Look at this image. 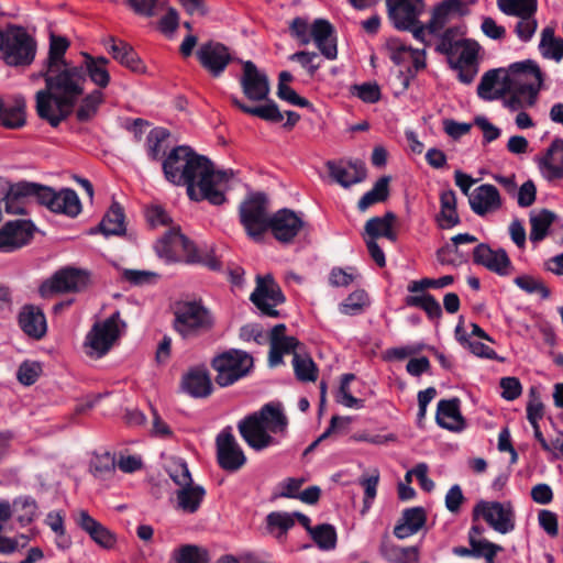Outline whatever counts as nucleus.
<instances>
[{
    "label": "nucleus",
    "mask_w": 563,
    "mask_h": 563,
    "mask_svg": "<svg viewBox=\"0 0 563 563\" xmlns=\"http://www.w3.org/2000/svg\"><path fill=\"white\" fill-rule=\"evenodd\" d=\"M32 234V224L29 221L8 222L0 230V251L10 252L25 245Z\"/></svg>",
    "instance_id": "25"
},
{
    "label": "nucleus",
    "mask_w": 563,
    "mask_h": 563,
    "mask_svg": "<svg viewBox=\"0 0 563 563\" xmlns=\"http://www.w3.org/2000/svg\"><path fill=\"white\" fill-rule=\"evenodd\" d=\"M25 100L23 97H15L4 101L0 98V125L7 129H20L26 122Z\"/></svg>",
    "instance_id": "30"
},
{
    "label": "nucleus",
    "mask_w": 563,
    "mask_h": 563,
    "mask_svg": "<svg viewBox=\"0 0 563 563\" xmlns=\"http://www.w3.org/2000/svg\"><path fill=\"white\" fill-rule=\"evenodd\" d=\"M254 365L251 354L245 351L231 349L211 361V366L217 373L216 383L220 387H228L247 376Z\"/></svg>",
    "instance_id": "7"
},
{
    "label": "nucleus",
    "mask_w": 563,
    "mask_h": 563,
    "mask_svg": "<svg viewBox=\"0 0 563 563\" xmlns=\"http://www.w3.org/2000/svg\"><path fill=\"white\" fill-rule=\"evenodd\" d=\"M196 246L179 229L173 228L165 233L155 244V251L166 262H185L194 253Z\"/></svg>",
    "instance_id": "16"
},
{
    "label": "nucleus",
    "mask_w": 563,
    "mask_h": 563,
    "mask_svg": "<svg viewBox=\"0 0 563 563\" xmlns=\"http://www.w3.org/2000/svg\"><path fill=\"white\" fill-rule=\"evenodd\" d=\"M539 167L548 180L563 177V140L555 139L552 142L545 156L540 158Z\"/></svg>",
    "instance_id": "34"
},
{
    "label": "nucleus",
    "mask_w": 563,
    "mask_h": 563,
    "mask_svg": "<svg viewBox=\"0 0 563 563\" xmlns=\"http://www.w3.org/2000/svg\"><path fill=\"white\" fill-rule=\"evenodd\" d=\"M388 18L398 30H410L424 11L423 0H386Z\"/></svg>",
    "instance_id": "19"
},
{
    "label": "nucleus",
    "mask_w": 563,
    "mask_h": 563,
    "mask_svg": "<svg viewBox=\"0 0 563 563\" xmlns=\"http://www.w3.org/2000/svg\"><path fill=\"white\" fill-rule=\"evenodd\" d=\"M499 10L517 18L536 15L538 9L537 0H498Z\"/></svg>",
    "instance_id": "48"
},
{
    "label": "nucleus",
    "mask_w": 563,
    "mask_h": 563,
    "mask_svg": "<svg viewBox=\"0 0 563 563\" xmlns=\"http://www.w3.org/2000/svg\"><path fill=\"white\" fill-rule=\"evenodd\" d=\"M103 102V93L100 90H93L82 98L79 108L76 111V118L80 122H87L92 119L99 106Z\"/></svg>",
    "instance_id": "52"
},
{
    "label": "nucleus",
    "mask_w": 563,
    "mask_h": 563,
    "mask_svg": "<svg viewBox=\"0 0 563 563\" xmlns=\"http://www.w3.org/2000/svg\"><path fill=\"white\" fill-rule=\"evenodd\" d=\"M169 132L165 129L157 128L152 130L147 135L148 156L153 161H158L166 152L164 143L167 141Z\"/></svg>",
    "instance_id": "55"
},
{
    "label": "nucleus",
    "mask_w": 563,
    "mask_h": 563,
    "mask_svg": "<svg viewBox=\"0 0 563 563\" xmlns=\"http://www.w3.org/2000/svg\"><path fill=\"white\" fill-rule=\"evenodd\" d=\"M379 483V471L374 468L369 476H362L360 484L364 488V510L369 509L377 494Z\"/></svg>",
    "instance_id": "62"
},
{
    "label": "nucleus",
    "mask_w": 563,
    "mask_h": 563,
    "mask_svg": "<svg viewBox=\"0 0 563 563\" xmlns=\"http://www.w3.org/2000/svg\"><path fill=\"white\" fill-rule=\"evenodd\" d=\"M104 45L113 59L119 62L122 66L135 73H142L144 70L145 67L139 55L126 42L117 41L114 37H109Z\"/></svg>",
    "instance_id": "33"
},
{
    "label": "nucleus",
    "mask_w": 563,
    "mask_h": 563,
    "mask_svg": "<svg viewBox=\"0 0 563 563\" xmlns=\"http://www.w3.org/2000/svg\"><path fill=\"white\" fill-rule=\"evenodd\" d=\"M124 211L119 202H113L99 224L104 235H121L125 232Z\"/></svg>",
    "instance_id": "40"
},
{
    "label": "nucleus",
    "mask_w": 563,
    "mask_h": 563,
    "mask_svg": "<svg viewBox=\"0 0 563 563\" xmlns=\"http://www.w3.org/2000/svg\"><path fill=\"white\" fill-rule=\"evenodd\" d=\"M468 13L470 8L463 0H443L433 9L431 19L427 24L428 32L437 34L452 20Z\"/></svg>",
    "instance_id": "23"
},
{
    "label": "nucleus",
    "mask_w": 563,
    "mask_h": 563,
    "mask_svg": "<svg viewBox=\"0 0 563 563\" xmlns=\"http://www.w3.org/2000/svg\"><path fill=\"white\" fill-rule=\"evenodd\" d=\"M474 551V556H483L487 563H494L495 556L503 548L498 544L489 542L486 539L473 540L470 542Z\"/></svg>",
    "instance_id": "63"
},
{
    "label": "nucleus",
    "mask_w": 563,
    "mask_h": 563,
    "mask_svg": "<svg viewBox=\"0 0 563 563\" xmlns=\"http://www.w3.org/2000/svg\"><path fill=\"white\" fill-rule=\"evenodd\" d=\"M87 285L88 276L86 273L75 268H65L43 283L40 292L43 297H49L57 292H77L85 289Z\"/></svg>",
    "instance_id": "17"
},
{
    "label": "nucleus",
    "mask_w": 563,
    "mask_h": 563,
    "mask_svg": "<svg viewBox=\"0 0 563 563\" xmlns=\"http://www.w3.org/2000/svg\"><path fill=\"white\" fill-rule=\"evenodd\" d=\"M305 225L303 220L290 209H280L272 216L269 230L282 243H290Z\"/></svg>",
    "instance_id": "22"
},
{
    "label": "nucleus",
    "mask_w": 563,
    "mask_h": 563,
    "mask_svg": "<svg viewBox=\"0 0 563 563\" xmlns=\"http://www.w3.org/2000/svg\"><path fill=\"white\" fill-rule=\"evenodd\" d=\"M539 49L545 58L556 62L563 58V40L555 36L554 27L545 26L542 30Z\"/></svg>",
    "instance_id": "41"
},
{
    "label": "nucleus",
    "mask_w": 563,
    "mask_h": 563,
    "mask_svg": "<svg viewBox=\"0 0 563 563\" xmlns=\"http://www.w3.org/2000/svg\"><path fill=\"white\" fill-rule=\"evenodd\" d=\"M292 366L296 378L299 382H316L318 378V367L308 354L294 352Z\"/></svg>",
    "instance_id": "47"
},
{
    "label": "nucleus",
    "mask_w": 563,
    "mask_h": 563,
    "mask_svg": "<svg viewBox=\"0 0 563 563\" xmlns=\"http://www.w3.org/2000/svg\"><path fill=\"white\" fill-rule=\"evenodd\" d=\"M464 27L463 26H452L448 27L439 37V42L437 44V51L441 54H451L452 49L457 47L459 44L463 43L465 38Z\"/></svg>",
    "instance_id": "53"
},
{
    "label": "nucleus",
    "mask_w": 563,
    "mask_h": 563,
    "mask_svg": "<svg viewBox=\"0 0 563 563\" xmlns=\"http://www.w3.org/2000/svg\"><path fill=\"white\" fill-rule=\"evenodd\" d=\"M167 473L173 482L180 488L192 484L189 468L180 459H175L169 462Z\"/></svg>",
    "instance_id": "58"
},
{
    "label": "nucleus",
    "mask_w": 563,
    "mask_h": 563,
    "mask_svg": "<svg viewBox=\"0 0 563 563\" xmlns=\"http://www.w3.org/2000/svg\"><path fill=\"white\" fill-rule=\"evenodd\" d=\"M162 167L169 183L187 187L191 200H207L214 206L225 202L232 173L216 170L209 158L197 154L190 146L174 147L163 161Z\"/></svg>",
    "instance_id": "1"
},
{
    "label": "nucleus",
    "mask_w": 563,
    "mask_h": 563,
    "mask_svg": "<svg viewBox=\"0 0 563 563\" xmlns=\"http://www.w3.org/2000/svg\"><path fill=\"white\" fill-rule=\"evenodd\" d=\"M367 295L364 290L353 291L340 305V311L346 316H353L361 312L366 305Z\"/></svg>",
    "instance_id": "61"
},
{
    "label": "nucleus",
    "mask_w": 563,
    "mask_h": 563,
    "mask_svg": "<svg viewBox=\"0 0 563 563\" xmlns=\"http://www.w3.org/2000/svg\"><path fill=\"white\" fill-rule=\"evenodd\" d=\"M386 49L388 51L390 59L395 64L401 65L408 62V56H410L412 47L406 45L398 37H391L386 42Z\"/></svg>",
    "instance_id": "59"
},
{
    "label": "nucleus",
    "mask_w": 563,
    "mask_h": 563,
    "mask_svg": "<svg viewBox=\"0 0 563 563\" xmlns=\"http://www.w3.org/2000/svg\"><path fill=\"white\" fill-rule=\"evenodd\" d=\"M37 184L21 181L10 186L5 197V211L11 214H24V200L34 198L37 200Z\"/></svg>",
    "instance_id": "29"
},
{
    "label": "nucleus",
    "mask_w": 563,
    "mask_h": 563,
    "mask_svg": "<svg viewBox=\"0 0 563 563\" xmlns=\"http://www.w3.org/2000/svg\"><path fill=\"white\" fill-rule=\"evenodd\" d=\"M183 389L195 398L208 397L212 391V383L205 366L190 368L181 379Z\"/></svg>",
    "instance_id": "28"
},
{
    "label": "nucleus",
    "mask_w": 563,
    "mask_h": 563,
    "mask_svg": "<svg viewBox=\"0 0 563 563\" xmlns=\"http://www.w3.org/2000/svg\"><path fill=\"white\" fill-rule=\"evenodd\" d=\"M453 245L446 246L438 251V260L442 264L457 265L462 262L459 256V245L464 243H475L477 238L470 233H460L451 239Z\"/></svg>",
    "instance_id": "45"
},
{
    "label": "nucleus",
    "mask_w": 563,
    "mask_h": 563,
    "mask_svg": "<svg viewBox=\"0 0 563 563\" xmlns=\"http://www.w3.org/2000/svg\"><path fill=\"white\" fill-rule=\"evenodd\" d=\"M240 221L247 235L260 240L269 229L272 217L268 216L267 198L264 194L251 195L240 206Z\"/></svg>",
    "instance_id": "9"
},
{
    "label": "nucleus",
    "mask_w": 563,
    "mask_h": 563,
    "mask_svg": "<svg viewBox=\"0 0 563 563\" xmlns=\"http://www.w3.org/2000/svg\"><path fill=\"white\" fill-rule=\"evenodd\" d=\"M471 209L477 216L484 217L500 209L501 198L498 189L489 184L478 186L468 197Z\"/></svg>",
    "instance_id": "26"
},
{
    "label": "nucleus",
    "mask_w": 563,
    "mask_h": 563,
    "mask_svg": "<svg viewBox=\"0 0 563 563\" xmlns=\"http://www.w3.org/2000/svg\"><path fill=\"white\" fill-rule=\"evenodd\" d=\"M478 44L467 38L446 54L451 68L457 71L459 80L465 85L472 84L478 73Z\"/></svg>",
    "instance_id": "13"
},
{
    "label": "nucleus",
    "mask_w": 563,
    "mask_h": 563,
    "mask_svg": "<svg viewBox=\"0 0 563 563\" xmlns=\"http://www.w3.org/2000/svg\"><path fill=\"white\" fill-rule=\"evenodd\" d=\"M250 300L262 314L277 318L279 312L276 307L285 302V296L271 274L257 275L256 287L251 294Z\"/></svg>",
    "instance_id": "12"
},
{
    "label": "nucleus",
    "mask_w": 563,
    "mask_h": 563,
    "mask_svg": "<svg viewBox=\"0 0 563 563\" xmlns=\"http://www.w3.org/2000/svg\"><path fill=\"white\" fill-rule=\"evenodd\" d=\"M435 420L438 424L451 431H461L465 427L464 418L460 410V400L442 399L438 404Z\"/></svg>",
    "instance_id": "31"
},
{
    "label": "nucleus",
    "mask_w": 563,
    "mask_h": 563,
    "mask_svg": "<svg viewBox=\"0 0 563 563\" xmlns=\"http://www.w3.org/2000/svg\"><path fill=\"white\" fill-rule=\"evenodd\" d=\"M21 329L29 336L41 339L45 335L47 327L44 313L36 307L26 306L19 314Z\"/></svg>",
    "instance_id": "36"
},
{
    "label": "nucleus",
    "mask_w": 563,
    "mask_h": 563,
    "mask_svg": "<svg viewBox=\"0 0 563 563\" xmlns=\"http://www.w3.org/2000/svg\"><path fill=\"white\" fill-rule=\"evenodd\" d=\"M76 525L86 532L89 538L103 550H113L118 543L117 534L100 521L90 516L85 509H79L73 515Z\"/></svg>",
    "instance_id": "20"
},
{
    "label": "nucleus",
    "mask_w": 563,
    "mask_h": 563,
    "mask_svg": "<svg viewBox=\"0 0 563 563\" xmlns=\"http://www.w3.org/2000/svg\"><path fill=\"white\" fill-rule=\"evenodd\" d=\"M172 558L176 563H209L207 551L194 544L181 545Z\"/></svg>",
    "instance_id": "51"
},
{
    "label": "nucleus",
    "mask_w": 563,
    "mask_h": 563,
    "mask_svg": "<svg viewBox=\"0 0 563 563\" xmlns=\"http://www.w3.org/2000/svg\"><path fill=\"white\" fill-rule=\"evenodd\" d=\"M174 314V329L185 340L198 338L214 327L212 313L201 302H180Z\"/></svg>",
    "instance_id": "6"
},
{
    "label": "nucleus",
    "mask_w": 563,
    "mask_h": 563,
    "mask_svg": "<svg viewBox=\"0 0 563 563\" xmlns=\"http://www.w3.org/2000/svg\"><path fill=\"white\" fill-rule=\"evenodd\" d=\"M177 507L184 512L195 514L206 495V490L199 485H188L177 490Z\"/></svg>",
    "instance_id": "39"
},
{
    "label": "nucleus",
    "mask_w": 563,
    "mask_h": 563,
    "mask_svg": "<svg viewBox=\"0 0 563 563\" xmlns=\"http://www.w3.org/2000/svg\"><path fill=\"white\" fill-rule=\"evenodd\" d=\"M427 522V511L423 507L405 509L401 518L394 528V534L398 539H406L419 532Z\"/></svg>",
    "instance_id": "32"
},
{
    "label": "nucleus",
    "mask_w": 563,
    "mask_h": 563,
    "mask_svg": "<svg viewBox=\"0 0 563 563\" xmlns=\"http://www.w3.org/2000/svg\"><path fill=\"white\" fill-rule=\"evenodd\" d=\"M555 218V213L548 209H542L537 213L532 212L530 214V241L533 243L542 241L548 235L549 229Z\"/></svg>",
    "instance_id": "42"
},
{
    "label": "nucleus",
    "mask_w": 563,
    "mask_h": 563,
    "mask_svg": "<svg viewBox=\"0 0 563 563\" xmlns=\"http://www.w3.org/2000/svg\"><path fill=\"white\" fill-rule=\"evenodd\" d=\"M217 462L229 473L241 470L246 464V455L232 433V428H224L216 438Z\"/></svg>",
    "instance_id": "14"
},
{
    "label": "nucleus",
    "mask_w": 563,
    "mask_h": 563,
    "mask_svg": "<svg viewBox=\"0 0 563 563\" xmlns=\"http://www.w3.org/2000/svg\"><path fill=\"white\" fill-rule=\"evenodd\" d=\"M515 284L527 294H539L543 299L550 296L549 288L540 279L530 275L516 277Z\"/></svg>",
    "instance_id": "60"
},
{
    "label": "nucleus",
    "mask_w": 563,
    "mask_h": 563,
    "mask_svg": "<svg viewBox=\"0 0 563 563\" xmlns=\"http://www.w3.org/2000/svg\"><path fill=\"white\" fill-rule=\"evenodd\" d=\"M473 262L499 276H507L512 271L507 252L504 249L493 250L486 243H481L473 250Z\"/></svg>",
    "instance_id": "21"
},
{
    "label": "nucleus",
    "mask_w": 563,
    "mask_h": 563,
    "mask_svg": "<svg viewBox=\"0 0 563 563\" xmlns=\"http://www.w3.org/2000/svg\"><path fill=\"white\" fill-rule=\"evenodd\" d=\"M505 74H510V68L508 70L492 69L486 71L477 86V95L484 100L501 98L506 93V88H504Z\"/></svg>",
    "instance_id": "35"
},
{
    "label": "nucleus",
    "mask_w": 563,
    "mask_h": 563,
    "mask_svg": "<svg viewBox=\"0 0 563 563\" xmlns=\"http://www.w3.org/2000/svg\"><path fill=\"white\" fill-rule=\"evenodd\" d=\"M196 56L200 65L212 77H220L233 59L229 47L216 41L202 43L197 49Z\"/></svg>",
    "instance_id": "18"
},
{
    "label": "nucleus",
    "mask_w": 563,
    "mask_h": 563,
    "mask_svg": "<svg viewBox=\"0 0 563 563\" xmlns=\"http://www.w3.org/2000/svg\"><path fill=\"white\" fill-rule=\"evenodd\" d=\"M478 518L501 534L515 529V511L510 503L481 500L473 508V521Z\"/></svg>",
    "instance_id": "11"
},
{
    "label": "nucleus",
    "mask_w": 563,
    "mask_h": 563,
    "mask_svg": "<svg viewBox=\"0 0 563 563\" xmlns=\"http://www.w3.org/2000/svg\"><path fill=\"white\" fill-rule=\"evenodd\" d=\"M330 176L342 187L349 188L366 178V167L362 161H340L327 163Z\"/></svg>",
    "instance_id": "24"
},
{
    "label": "nucleus",
    "mask_w": 563,
    "mask_h": 563,
    "mask_svg": "<svg viewBox=\"0 0 563 563\" xmlns=\"http://www.w3.org/2000/svg\"><path fill=\"white\" fill-rule=\"evenodd\" d=\"M13 510L22 526L31 523L37 514V504L32 497H19L13 500Z\"/></svg>",
    "instance_id": "54"
},
{
    "label": "nucleus",
    "mask_w": 563,
    "mask_h": 563,
    "mask_svg": "<svg viewBox=\"0 0 563 563\" xmlns=\"http://www.w3.org/2000/svg\"><path fill=\"white\" fill-rule=\"evenodd\" d=\"M240 85L244 96L253 102L266 101L258 107H250L242 102L238 97L231 96V103L246 114H251L262 120L279 123L284 115L275 101L268 99L271 91L269 80L265 73L261 71L256 65L246 60L243 62V71L240 78Z\"/></svg>",
    "instance_id": "3"
},
{
    "label": "nucleus",
    "mask_w": 563,
    "mask_h": 563,
    "mask_svg": "<svg viewBox=\"0 0 563 563\" xmlns=\"http://www.w3.org/2000/svg\"><path fill=\"white\" fill-rule=\"evenodd\" d=\"M396 214L390 211L383 217H373L365 223V233L373 240L386 238L395 242L397 240V233L394 230Z\"/></svg>",
    "instance_id": "37"
},
{
    "label": "nucleus",
    "mask_w": 563,
    "mask_h": 563,
    "mask_svg": "<svg viewBox=\"0 0 563 563\" xmlns=\"http://www.w3.org/2000/svg\"><path fill=\"white\" fill-rule=\"evenodd\" d=\"M287 424L280 406L266 404L261 410L242 419L238 429L250 448L261 451L275 444L276 441L271 433H284Z\"/></svg>",
    "instance_id": "5"
},
{
    "label": "nucleus",
    "mask_w": 563,
    "mask_h": 563,
    "mask_svg": "<svg viewBox=\"0 0 563 563\" xmlns=\"http://www.w3.org/2000/svg\"><path fill=\"white\" fill-rule=\"evenodd\" d=\"M109 59L107 57H93L88 53H84V71L90 80L99 88H106L110 82V74L108 70Z\"/></svg>",
    "instance_id": "38"
},
{
    "label": "nucleus",
    "mask_w": 563,
    "mask_h": 563,
    "mask_svg": "<svg viewBox=\"0 0 563 563\" xmlns=\"http://www.w3.org/2000/svg\"><path fill=\"white\" fill-rule=\"evenodd\" d=\"M354 374H344L341 378L338 402L347 408H363L364 401L354 397L350 391V383L354 380Z\"/></svg>",
    "instance_id": "57"
},
{
    "label": "nucleus",
    "mask_w": 563,
    "mask_h": 563,
    "mask_svg": "<svg viewBox=\"0 0 563 563\" xmlns=\"http://www.w3.org/2000/svg\"><path fill=\"white\" fill-rule=\"evenodd\" d=\"M37 202L46 206L52 212L76 217L81 211V203L75 190L64 188L55 191L51 187L37 184Z\"/></svg>",
    "instance_id": "15"
},
{
    "label": "nucleus",
    "mask_w": 563,
    "mask_h": 563,
    "mask_svg": "<svg viewBox=\"0 0 563 563\" xmlns=\"http://www.w3.org/2000/svg\"><path fill=\"white\" fill-rule=\"evenodd\" d=\"M267 529L277 539H282L295 526L291 514L274 511L266 517Z\"/></svg>",
    "instance_id": "50"
},
{
    "label": "nucleus",
    "mask_w": 563,
    "mask_h": 563,
    "mask_svg": "<svg viewBox=\"0 0 563 563\" xmlns=\"http://www.w3.org/2000/svg\"><path fill=\"white\" fill-rule=\"evenodd\" d=\"M542 73L533 60L510 65V74H505L504 88L510 92L503 98V104L515 112L536 106L542 86Z\"/></svg>",
    "instance_id": "4"
},
{
    "label": "nucleus",
    "mask_w": 563,
    "mask_h": 563,
    "mask_svg": "<svg viewBox=\"0 0 563 563\" xmlns=\"http://www.w3.org/2000/svg\"><path fill=\"white\" fill-rule=\"evenodd\" d=\"M537 29L538 21L536 15L521 16L515 26V33L522 42H529Z\"/></svg>",
    "instance_id": "64"
},
{
    "label": "nucleus",
    "mask_w": 563,
    "mask_h": 563,
    "mask_svg": "<svg viewBox=\"0 0 563 563\" xmlns=\"http://www.w3.org/2000/svg\"><path fill=\"white\" fill-rule=\"evenodd\" d=\"M45 523L54 532L56 545L59 549H68L71 545V539L66 532L65 515L60 510H53L46 515Z\"/></svg>",
    "instance_id": "46"
},
{
    "label": "nucleus",
    "mask_w": 563,
    "mask_h": 563,
    "mask_svg": "<svg viewBox=\"0 0 563 563\" xmlns=\"http://www.w3.org/2000/svg\"><path fill=\"white\" fill-rule=\"evenodd\" d=\"M120 324L125 325L120 320L119 311L112 313L104 321L96 322L86 336L85 350L87 355L96 358L106 355L120 336Z\"/></svg>",
    "instance_id": "10"
},
{
    "label": "nucleus",
    "mask_w": 563,
    "mask_h": 563,
    "mask_svg": "<svg viewBox=\"0 0 563 563\" xmlns=\"http://www.w3.org/2000/svg\"><path fill=\"white\" fill-rule=\"evenodd\" d=\"M69 46L67 38L62 36H51L48 55L43 63L42 69H49L59 66L70 65L65 59V53Z\"/></svg>",
    "instance_id": "44"
},
{
    "label": "nucleus",
    "mask_w": 563,
    "mask_h": 563,
    "mask_svg": "<svg viewBox=\"0 0 563 563\" xmlns=\"http://www.w3.org/2000/svg\"><path fill=\"white\" fill-rule=\"evenodd\" d=\"M389 180L388 176L380 177L374 187L358 200V210L363 212L371 206L387 200L389 196Z\"/></svg>",
    "instance_id": "43"
},
{
    "label": "nucleus",
    "mask_w": 563,
    "mask_h": 563,
    "mask_svg": "<svg viewBox=\"0 0 563 563\" xmlns=\"http://www.w3.org/2000/svg\"><path fill=\"white\" fill-rule=\"evenodd\" d=\"M0 51L4 63L14 67L30 66L36 54V42L23 29L1 31Z\"/></svg>",
    "instance_id": "8"
},
{
    "label": "nucleus",
    "mask_w": 563,
    "mask_h": 563,
    "mask_svg": "<svg viewBox=\"0 0 563 563\" xmlns=\"http://www.w3.org/2000/svg\"><path fill=\"white\" fill-rule=\"evenodd\" d=\"M45 88L35 93L37 115L53 128L68 118L85 91L86 74L82 67L66 65L41 69Z\"/></svg>",
    "instance_id": "2"
},
{
    "label": "nucleus",
    "mask_w": 563,
    "mask_h": 563,
    "mask_svg": "<svg viewBox=\"0 0 563 563\" xmlns=\"http://www.w3.org/2000/svg\"><path fill=\"white\" fill-rule=\"evenodd\" d=\"M311 41L314 42L320 53L328 59H334L338 55L334 27L325 19H317L311 24Z\"/></svg>",
    "instance_id": "27"
},
{
    "label": "nucleus",
    "mask_w": 563,
    "mask_h": 563,
    "mask_svg": "<svg viewBox=\"0 0 563 563\" xmlns=\"http://www.w3.org/2000/svg\"><path fill=\"white\" fill-rule=\"evenodd\" d=\"M384 556L394 563H418L419 550L417 547L385 545L382 549Z\"/></svg>",
    "instance_id": "49"
},
{
    "label": "nucleus",
    "mask_w": 563,
    "mask_h": 563,
    "mask_svg": "<svg viewBox=\"0 0 563 563\" xmlns=\"http://www.w3.org/2000/svg\"><path fill=\"white\" fill-rule=\"evenodd\" d=\"M312 540L322 550H332L336 544V532L329 523L319 525L311 530Z\"/></svg>",
    "instance_id": "56"
}]
</instances>
